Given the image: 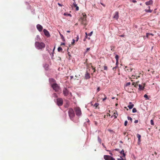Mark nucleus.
Segmentation results:
<instances>
[{"label": "nucleus", "mask_w": 160, "mask_h": 160, "mask_svg": "<svg viewBox=\"0 0 160 160\" xmlns=\"http://www.w3.org/2000/svg\"><path fill=\"white\" fill-rule=\"evenodd\" d=\"M87 16L84 13H82V16L79 19V21L80 22L81 24L84 25V28H85L86 26L88 24V22L86 19Z\"/></svg>", "instance_id": "1"}, {"label": "nucleus", "mask_w": 160, "mask_h": 160, "mask_svg": "<svg viewBox=\"0 0 160 160\" xmlns=\"http://www.w3.org/2000/svg\"><path fill=\"white\" fill-rule=\"evenodd\" d=\"M35 47L37 49H41L45 47V44L43 42H36L35 43Z\"/></svg>", "instance_id": "2"}, {"label": "nucleus", "mask_w": 160, "mask_h": 160, "mask_svg": "<svg viewBox=\"0 0 160 160\" xmlns=\"http://www.w3.org/2000/svg\"><path fill=\"white\" fill-rule=\"evenodd\" d=\"M68 112L70 119L72 120L75 116V113L73 110L72 108H70L68 110Z\"/></svg>", "instance_id": "3"}, {"label": "nucleus", "mask_w": 160, "mask_h": 160, "mask_svg": "<svg viewBox=\"0 0 160 160\" xmlns=\"http://www.w3.org/2000/svg\"><path fill=\"white\" fill-rule=\"evenodd\" d=\"M74 110L77 116H81L82 112L80 108L79 107L75 108Z\"/></svg>", "instance_id": "4"}, {"label": "nucleus", "mask_w": 160, "mask_h": 160, "mask_svg": "<svg viewBox=\"0 0 160 160\" xmlns=\"http://www.w3.org/2000/svg\"><path fill=\"white\" fill-rule=\"evenodd\" d=\"M51 86L55 92H58V90L60 89V87L56 83H54L52 84Z\"/></svg>", "instance_id": "5"}, {"label": "nucleus", "mask_w": 160, "mask_h": 160, "mask_svg": "<svg viewBox=\"0 0 160 160\" xmlns=\"http://www.w3.org/2000/svg\"><path fill=\"white\" fill-rule=\"evenodd\" d=\"M103 96L104 97V98H103L102 99L103 101H104L107 99V97L106 95H105L104 94H103L102 93H101L99 95V96H98V97L97 99L98 101H100L99 98H100V97H103Z\"/></svg>", "instance_id": "6"}, {"label": "nucleus", "mask_w": 160, "mask_h": 160, "mask_svg": "<svg viewBox=\"0 0 160 160\" xmlns=\"http://www.w3.org/2000/svg\"><path fill=\"white\" fill-rule=\"evenodd\" d=\"M104 158L105 160H115V159L111 156L104 155Z\"/></svg>", "instance_id": "7"}, {"label": "nucleus", "mask_w": 160, "mask_h": 160, "mask_svg": "<svg viewBox=\"0 0 160 160\" xmlns=\"http://www.w3.org/2000/svg\"><path fill=\"white\" fill-rule=\"evenodd\" d=\"M57 104L58 106H61L63 104V100L62 98H58L57 99Z\"/></svg>", "instance_id": "8"}, {"label": "nucleus", "mask_w": 160, "mask_h": 160, "mask_svg": "<svg viewBox=\"0 0 160 160\" xmlns=\"http://www.w3.org/2000/svg\"><path fill=\"white\" fill-rule=\"evenodd\" d=\"M90 78V73H89L88 71H86V74H85V77H84V78L86 79H89Z\"/></svg>", "instance_id": "9"}, {"label": "nucleus", "mask_w": 160, "mask_h": 160, "mask_svg": "<svg viewBox=\"0 0 160 160\" xmlns=\"http://www.w3.org/2000/svg\"><path fill=\"white\" fill-rule=\"evenodd\" d=\"M37 28L39 32H41L42 31V26L39 24L37 25Z\"/></svg>", "instance_id": "10"}, {"label": "nucleus", "mask_w": 160, "mask_h": 160, "mask_svg": "<svg viewBox=\"0 0 160 160\" xmlns=\"http://www.w3.org/2000/svg\"><path fill=\"white\" fill-rule=\"evenodd\" d=\"M119 13L118 12H116L114 13V15L113 17V18L116 20H117L119 18Z\"/></svg>", "instance_id": "11"}, {"label": "nucleus", "mask_w": 160, "mask_h": 160, "mask_svg": "<svg viewBox=\"0 0 160 160\" xmlns=\"http://www.w3.org/2000/svg\"><path fill=\"white\" fill-rule=\"evenodd\" d=\"M43 32L44 33V35H45L48 37L50 36V35L49 34V32L48 31H47L46 29H44Z\"/></svg>", "instance_id": "12"}, {"label": "nucleus", "mask_w": 160, "mask_h": 160, "mask_svg": "<svg viewBox=\"0 0 160 160\" xmlns=\"http://www.w3.org/2000/svg\"><path fill=\"white\" fill-rule=\"evenodd\" d=\"M63 93L64 94V96H67L68 93V90L66 88L63 89Z\"/></svg>", "instance_id": "13"}, {"label": "nucleus", "mask_w": 160, "mask_h": 160, "mask_svg": "<svg viewBox=\"0 0 160 160\" xmlns=\"http://www.w3.org/2000/svg\"><path fill=\"white\" fill-rule=\"evenodd\" d=\"M153 3V1L152 0H150L146 2H145V4L147 5H152Z\"/></svg>", "instance_id": "14"}, {"label": "nucleus", "mask_w": 160, "mask_h": 160, "mask_svg": "<svg viewBox=\"0 0 160 160\" xmlns=\"http://www.w3.org/2000/svg\"><path fill=\"white\" fill-rule=\"evenodd\" d=\"M134 105L132 103V102H129V104L128 106V108H129V109H131L132 108Z\"/></svg>", "instance_id": "15"}, {"label": "nucleus", "mask_w": 160, "mask_h": 160, "mask_svg": "<svg viewBox=\"0 0 160 160\" xmlns=\"http://www.w3.org/2000/svg\"><path fill=\"white\" fill-rule=\"evenodd\" d=\"M139 82V81H137L136 82H133L132 83V85H134V87L135 88H137V87L138 85V83Z\"/></svg>", "instance_id": "16"}, {"label": "nucleus", "mask_w": 160, "mask_h": 160, "mask_svg": "<svg viewBox=\"0 0 160 160\" xmlns=\"http://www.w3.org/2000/svg\"><path fill=\"white\" fill-rule=\"evenodd\" d=\"M145 84H144V86H142V85L139 84V89L140 90H143L144 89V87H145Z\"/></svg>", "instance_id": "17"}, {"label": "nucleus", "mask_w": 160, "mask_h": 160, "mask_svg": "<svg viewBox=\"0 0 160 160\" xmlns=\"http://www.w3.org/2000/svg\"><path fill=\"white\" fill-rule=\"evenodd\" d=\"M118 113H117V111H116L115 112H114L113 113V116H112V117H114V118H116L118 116Z\"/></svg>", "instance_id": "18"}, {"label": "nucleus", "mask_w": 160, "mask_h": 160, "mask_svg": "<svg viewBox=\"0 0 160 160\" xmlns=\"http://www.w3.org/2000/svg\"><path fill=\"white\" fill-rule=\"evenodd\" d=\"M73 5L74 7H76V10L77 11H78L79 7L77 6V4L75 3V2H74V3H73Z\"/></svg>", "instance_id": "19"}, {"label": "nucleus", "mask_w": 160, "mask_h": 160, "mask_svg": "<svg viewBox=\"0 0 160 160\" xmlns=\"http://www.w3.org/2000/svg\"><path fill=\"white\" fill-rule=\"evenodd\" d=\"M137 138H138V141L140 142L141 141V140H140L141 136L139 134H137Z\"/></svg>", "instance_id": "20"}, {"label": "nucleus", "mask_w": 160, "mask_h": 160, "mask_svg": "<svg viewBox=\"0 0 160 160\" xmlns=\"http://www.w3.org/2000/svg\"><path fill=\"white\" fill-rule=\"evenodd\" d=\"M121 154H122L123 156L122 157L125 158L126 156L124 152V151L123 150H122V151L120 152Z\"/></svg>", "instance_id": "21"}, {"label": "nucleus", "mask_w": 160, "mask_h": 160, "mask_svg": "<svg viewBox=\"0 0 160 160\" xmlns=\"http://www.w3.org/2000/svg\"><path fill=\"white\" fill-rule=\"evenodd\" d=\"M119 56L118 55H116L115 56V58L116 60V63H118V60Z\"/></svg>", "instance_id": "22"}, {"label": "nucleus", "mask_w": 160, "mask_h": 160, "mask_svg": "<svg viewBox=\"0 0 160 160\" xmlns=\"http://www.w3.org/2000/svg\"><path fill=\"white\" fill-rule=\"evenodd\" d=\"M145 11L147 12L151 13L152 11V10H151L150 9H149L148 10L145 9Z\"/></svg>", "instance_id": "23"}, {"label": "nucleus", "mask_w": 160, "mask_h": 160, "mask_svg": "<svg viewBox=\"0 0 160 160\" xmlns=\"http://www.w3.org/2000/svg\"><path fill=\"white\" fill-rule=\"evenodd\" d=\"M68 56H67V57L68 58V59H69V60L71 59V58H70L71 57V55H70L69 52H68Z\"/></svg>", "instance_id": "24"}, {"label": "nucleus", "mask_w": 160, "mask_h": 160, "mask_svg": "<svg viewBox=\"0 0 160 160\" xmlns=\"http://www.w3.org/2000/svg\"><path fill=\"white\" fill-rule=\"evenodd\" d=\"M99 105V103H96L94 104L93 106L95 107V108H97L98 107Z\"/></svg>", "instance_id": "25"}, {"label": "nucleus", "mask_w": 160, "mask_h": 160, "mask_svg": "<svg viewBox=\"0 0 160 160\" xmlns=\"http://www.w3.org/2000/svg\"><path fill=\"white\" fill-rule=\"evenodd\" d=\"M131 84L130 82H128L127 83H126L125 85V87H127L129 85H130Z\"/></svg>", "instance_id": "26"}, {"label": "nucleus", "mask_w": 160, "mask_h": 160, "mask_svg": "<svg viewBox=\"0 0 160 160\" xmlns=\"http://www.w3.org/2000/svg\"><path fill=\"white\" fill-rule=\"evenodd\" d=\"M58 52H60L62 51V47H59L58 48Z\"/></svg>", "instance_id": "27"}, {"label": "nucleus", "mask_w": 160, "mask_h": 160, "mask_svg": "<svg viewBox=\"0 0 160 160\" xmlns=\"http://www.w3.org/2000/svg\"><path fill=\"white\" fill-rule=\"evenodd\" d=\"M137 109L135 108H133L132 109V112H137Z\"/></svg>", "instance_id": "28"}, {"label": "nucleus", "mask_w": 160, "mask_h": 160, "mask_svg": "<svg viewBox=\"0 0 160 160\" xmlns=\"http://www.w3.org/2000/svg\"><path fill=\"white\" fill-rule=\"evenodd\" d=\"M132 77H136V78L137 79L138 78H139L140 77V75H138V76H137V75H132Z\"/></svg>", "instance_id": "29"}, {"label": "nucleus", "mask_w": 160, "mask_h": 160, "mask_svg": "<svg viewBox=\"0 0 160 160\" xmlns=\"http://www.w3.org/2000/svg\"><path fill=\"white\" fill-rule=\"evenodd\" d=\"M53 96L55 98H57L58 97L57 95L55 93H53Z\"/></svg>", "instance_id": "30"}, {"label": "nucleus", "mask_w": 160, "mask_h": 160, "mask_svg": "<svg viewBox=\"0 0 160 160\" xmlns=\"http://www.w3.org/2000/svg\"><path fill=\"white\" fill-rule=\"evenodd\" d=\"M128 120H130L131 122H132V118L130 117H128Z\"/></svg>", "instance_id": "31"}, {"label": "nucleus", "mask_w": 160, "mask_h": 160, "mask_svg": "<svg viewBox=\"0 0 160 160\" xmlns=\"http://www.w3.org/2000/svg\"><path fill=\"white\" fill-rule=\"evenodd\" d=\"M104 70L107 71L108 70V67L106 66H104Z\"/></svg>", "instance_id": "32"}, {"label": "nucleus", "mask_w": 160, "mask_h": 160, "mask_svg": "<svg viewBox=\"0 0 160 160\" xmlns=\"http://www.w3.org/2000/svg\"><path fill=\"white\" fill-rule=\"evenodd\" d=\"M60 36L61 37V38H62V39L63 40H64V38L62 35L60 34Z\"/></svg>", "instance_id": "33"}, {"label": "nucleus", "mask_w": 160, "mask_h": 160, "mask_svg": "<svg viewBox=\"0 0 160 160\" xmlns=\"http://www.w3.org/2000/svg\"><path fill=\"white\" fill-rule=\"evenodd\" d=\"M150 122H151V124L152 125H154V122H153V121L152 120H151V121H150Z\"/></svg>", "instance_id": "34"}, {"label": "nucleus", "mask_w": 160, "mask_h": 160, "mask_svg": "<svg viewBox=\"0 0 160 160\" xmlns=\"http://www.w3.org/2000/svg\"><path fill=\"white\" fill-rule=\"evenodd\" d=\"M93 33V31H91L90 33L88 34V35L89 36H91L92 35Z\"/></svg>", "instance_id": "35"}, {"label": "nucleus", "mask_w": 160, "mask_h": 160, "mask_svg": "<svg viewBox=\"0 0 160 160\" xmlns=\"http://www.w3.org/2000/svg\"><path fill=\"white\" fill-rule=\"evenodd\" d=\"M128 123V121H126L125 122V123H124V125H125V126H126L127 125Z\"/></svg>", "instance_id": "36"}, {"label": "nucleus", "mask_w": 160, "mask_h": 160, "mask_svg": "<svg viewBox=\"0 0 160 160\" xmlns=\"http://www.w3.org/2000/svg\"><path fill=\"white\" fill-rule=\"evenodd\" d=\"M72 45H74V43H75V40H74V39H72Z\"/></svg>", "instance_id": "37"}, {"label": "nucleus", "mask_w": 160, "mask_h": 160, "mask_svg": "<svg viewBox=\"0 0 160 160\" xmlns=\"http://www.w3.org/2000/svg\"><path fill=\"white\" fill-rule=\"evenodd\" d=\"M144 98H148V96L146 94H145L144 96Z\"/></svg>", "instance_id": "38"}, {"label": "nucleus", "mask_w": 160, "mask_h": 160, "mask_svg": "<svg viewBox=\"0 0 160 160\" xmlns=\"http://www.w3.org/2000/svg\"><path fill=\"white\" fill-rule=\"evenodd\" d=\"M120 158H118V160H124L123 159V158H122L121 157Z\"/></svg>", "instance_id": "39"}, {"label": "nucleus", "mask_w": 160, "mask_h": 160, "mask_svg": "<svg viewBox=\"0 0 160 160\" xmlns=\"http://www.w3.org/2000/svg\"><path fill=\"white\" fill-rule=\"evenodd\" d=\"M132 0V2L133 3H136L137 2V1L135 0Z\"/></svg>", "instance_id": "40"}, {"label": "nucleus", "mask_w": 160, "mask_h": 160, "mask_svg": "<svg viewBox=\"0 0 160 160\" xmlns=\"http://www.w3.org/2000/svg\"><path fill=\"white\" fill-rule=\"evenodd\" d=\"M93 72H95L96 71L95 68H93Z\"/></svg>", "instance_id": "41"}, {"label": "nucleus", "mask_w": 160, "mask_h": 160, "mask_svg": "<svg viewBox=\"0 0 160 160\" xmlns=\"http://www.w3.org/2000/svg\"><path fill=\"white\" fill-rule=\"evenodd\" d=\"M50 80L51 81H52L53 82H54L55 81V80L53 79V78H51Z\"/></svg>", "instance_id": "42"}, {"label": "nucleus", "mask_w": 160, "mask_h": 160, "mask_svg": "<svg viewBox=\"0 0 160 160\" xmlns=\"http://www.w3.org/2000/svg\"><path fill=\"white\" fill-rule=\"evenodd\" d=\"M138 121L137 120H135L134 121V123H137L138 122Z\"/></svg>", "instance_id": "43"}, {"label": "nucleus", "mask_w": 160, "mask_h": 160, "mask_svg": "<svg viewBox=\"0 0 160 160\" xmlns=\"http://www.w3.org/2000/svg\"><path fill=\"white\" fill-rule=\"evenodd\" d=\"M100 90V88L99 87H98L97 89V92H99Z\"/></svg>", "instance_id": "44"}, {"label": "nucleus", "mask_w": 160, "mask_h": 160, "mask_svg": "<svg viewBox=\"0 0 160 160\" xmlns=\"http://www.w3.org/2000/svg\"><path fill=\"white\" fill-rule=\"evenodd\" d=\"M65 45V43H62L61 44V46Z\"/></svg>", "instance_id": "45"}, {"label": "nucleus", "mask_w": 160, "mask_h": 160, "mask_svg": "<svg viewBox=\"0 0 160 160\" xmlns=\"http://www.w3.org/2000/svg\"><path fill=\"white\" fill-rule=\"evenodd\" d=\"M58 5L59 6H60V7L62 6V5L61 4L59 3H58Z\"/></svg>", "instance_id": "46"}, {"label": "nucleus", "mask_w": 160, "mask_h": 160, "mask_svg": "<svg viewBox=\"0 0 160 160\" xmlns=\"http://www.w3.org/2000/svg\"><path fill=\"white\" fill-rule=\"evenodd\" d=\"M90 49V48H88L87 49V51H88Z\"/></svg>", "instance_id": "47"}, {"label": "nucleus", "mask_w": 160, "mask_h": 160, "mask_svg": "<svg viewBox=\"0 0 160 160\" xmlns=\"http://www.w3.org/2000/svg\"><path fill=\"white\" fill-rule=\"evenodd\" d=\"M78 39H79V38H78V36H77V37L76 41H78Z\"/></svg>", "instance_id": "48"}, {"label": "nucleus", "mask_w": 160, "mask_h": 160, "mask_svg": "<svg viewBox=\"0 0 160 160\" xmlns=\"http://www.w3.org/2000/svg\"><path fill=\"white\" fill-rule=\"evenodd\" d=\"M70 78H71V79H72L73 78V77L72 76H70Z\"/></svg>", "instance_id": "49"}, {"label": "nucleus", "mask_w": 160, "mask_h": 160, "mask_svg": "<svg viewBox=\"0 0 160 160\" xmlns=\"http://www.w3.org/2000/svg\"><path fill=\"white\" fill-rule=\"evenodd\" d=\"M85 34H86V37L87 38V36H88V34L87 32H85Z\"/></svg>", "instance_id": "50"}, {"label": "nucleus", "mask_w": 160, "mask_h": 160, "mask_svg": "<svg viewBox=\"0 0 160 160\" xmlns=\"http://www.w3.org/2000/svg\"><path fill=\"white\" fill-rule=\"evenodd\" d=\"M124 35H122L120 36L121 37H124Z\"/></svg>", "instance_id": "51"}, {"label": "nucleus", "mask_w": 160, "mask_h": 160, "mask_svg": "<svg viewBox=\"0 0 160 160\" xmlns=\"http://www.w3.org/2000/svg\"><path fill=\"white\" fill-rule=\"evenodd\" d=\"M102 98H103V97H100V98H99L100 100L101 99H102Z\"/></svg>", "instance_id": "52"}, {"label": "nucleus", "mask_w": 160, "mask_h": 160, "mask_svg": "<svg viewBox=\"0 0 160 160\" xmlns=\"http://www.w3.org/2000/svg\"><path fill=\"white\" fill-rule=\"evenodd\" d=\"M154 154H155V155H157V153L156 152H154Z\"/></svg>", "instance_id": "53"}, {"label": "nucleus", "mask_w": 160, "mask_h": 160, "mask_svg": "<svg viewBox=\"0 0 160 160\" xmlns=\"http://www.w3.org/2000/svg\"><path fill=\"white\" fill-rule=\"evenodd\" d=\"M67 32L68 33H69L70 32V31H67Z\"/></svg>", "instance_id": "54"}, {"label": "nucleus", "mask_w": 160, "mask_h": 160, "mask_svg": "<svg viewBox=\"0 0 160 160\" xmlns=\"http://www.w3.org/2000/svg\"><path fill=\"white\" fill-rule=\"evenodd\" d=\"M68 16H70V17H71V14H68Z\"/></svg>", "instance_id": "55"}, {"label": "nucleus", "mask_w": 160, "mask_h": 160, "mask_svg": "<svg viewBox=\"0 0 160 160\" xmlns=\"http://www.w3.org/2000/svg\"><path fill=\"white\" fill-rule=\"evenodd\" d=\"M132 68H131L130 69V72H131L132 70Z\"/></svg>", "instance_id": "56"}, {"label": "nucleus", "mask_w": 160, "mask_h": 160, "mask_svg": "<svg viewBox=\"0 0 160 160\" xmlns=\"http://www.w3.org/2000/svg\"><path fill=\"white\" fill-rule=\"evenodd\" d=\"M118 149H117V148L115 149V150H116L117 151H118Z\"/></svg>", "instance_id": "57"}, {"label": "nucleus", "mask_w": 160, "mask_h": 160, "mask_svg": "<svg viewBox=\"0 0 160 160\" xmlns=\"http://www.w3.org/2000/svg\"><path fill=\"white\" fill-rule=\"evenodd\" d=\"M91 67L92 68V69H93V68H94V67H93V66L92 65L91 66Z\"/></svg>", "instance_id": "58"}, {"label": "nucleus", "mask_w": 160, "mask_h": 160, "mask_svg": "<svg viewBox=\"0 0 160 160\" xmlns=\"http://www.w3.org/2000/svg\"><path fill=\"white\" fill-rule=\"evenodd\" d=\"M55 47L53 49V51H54V50H55Z\"/></svg>", "instance_id": "59"}, {"label": "nucleus", "mask_w": 160, "mask_h": 160, "mask_svg": "<svg viewBox=\"0 0 160 160\" xmlns=\"http://www.w3.org/2000/svg\"><path fill=\"white\" fill-rule=\"evenodd\" d=\"M101 4H102V5H103V6H104V7H105V5H103V4L102 3H101Z\"/></svg>", "instance_id": "60"}, {"label": "nucleus", "mask_w": 160, "mask_h": 160, "mask_svg": "<svg viewBox=\"0 0 160 160\" xmlns=\"http://www.w3.org/2000/svg\"><path fill=\"white\" fill-rule=\"evenodd\" d=\"M150 34L147 33V37H148V35Z\"/></svg>", "instance_id": "61"}, {"label": "nucleus", "mask_w": 160, "mask_h": 160, "mask_svg": "<svg viewBox=\"0 0 160 160\" xmlns=\"http://www.w3.org/2000/svg\"><path fill=\"white\" fill-rule=\"evenodd\" d=\"M148 8L149 9L150 8V6H148Z\"/></svg>", "instance_id": "62"}, {"label": "nucleus", "mask_w": 160, "mask_h": 160, "mask_svg": "<svg viewBox=\"0 0 160 160\" xmlns=\"http://www.w3.org/2000/svg\"><path fill=\"white\" fill-rule=\"evenodd\" d=\"M109 154H111V155H112V154L111 153H109Z\"/></svg>", "instance_id": "63"}, {"label": "nucleus", "mask_w": 160, "mask_h": 160, "mask_svg": "<svg viewBox=\"0 0 160 160\" xmlns=\"http://www.w3.org/2000/svg\"><path fill=\"white\" fill-rule=\"evenodd\" d=\"M91 65V63H90V65Z\"/></svg>", "instance_id": "64"}]
</instances>
